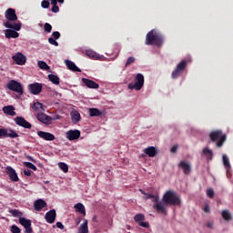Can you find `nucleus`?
<instances>
[{
    "label": "nucleus",
    "mask_w": 233,
    "mask_h": 233,
    "mask_svg": "<svg viewBox=\"0 0 233 233\" xmlns=\"http://www.w3.org/2000/svg\"><path fill=\"white\" fill-rule=\"evenodd\" d=\"M5 22L3 23V25L5 28H11L15 30L22 29V23L18 21V16L16 15V11L14 8H8L5 12Z\"/></svg>",
    "instance_id": "obj_1"
},
{
    "label": "nucleus",
    "mask_w": 233,
    "mask_h": 233,
    "mask_svg": "<svg viewBox=\"0 0 233 233\" xmlns=\"http://www.w3.org/2000/svg\"><path fill=\"white\" fill-rule=\"evenodd\" d=\"M164 40L163 35H161V33L157 32L156 29H153L147 34L145 44L147 46H157L159 47L163 46Z\"/></svg>",
    "instance_id": "obj_2"
},
{
    "label": "nucleus",
    "mask_w": 233,
    "mask_h": 233,
    "mask_svg": "<svg viewBox=\"0 0 233 233\" xmlns=\"http://www.w3.org/2000/svg\"><path fill=\"white\" fill-rule=\"evenodd\" d=\"M163 199L168 207L181 206V197L174 190H167L163 196Z\"/></svg>",
    "instance_id": "obj_3"
},
{
    "label": "nucleus",
    "mask_w": 233,
    "mask_h": 233,
    "mask_svg": "<svg viewBox=\"0 0 233 233\" xmlns=\"http://www.w3.org/2000/svg\"><path fill=\"white\" fill-rule=\"evenodd\" d=\"M153 209L156 210L158 214L167 216V213L168 210L167 208L168 207L167 205V202L164 198L162 200H159V195H156L155 198H153Z\"/></svg>",
    "instance_id": "obj_4"
},
{
    "label": "nucleus",
    "mask_w": 233,
    "mask_h": 233,
    "mask_svg": "<svg viewBox=\"0 0 233 233\" xmlns=\"http://www.w3.org/2000/svg\"><path fill=\"white\" fill-rule=\"evenodd\" d=\"M6 88L17 93L19 96L24 95V86L16 80H10L6 84Z\"/></svg>",
    "instance_id": "obj_5"
},
{
    "label": "nucleus",
    "mask_w": 233,
    "mask_h": 233,
    "mask_svg": "<svg viewBox=\"0 0 233 233\" xmlns=\"http://www.w3.org/2000/svg\"><path fill=\"white\" fill-rule=\"evenodd\" d=\"M143 85H145V76H143L142 74H137L135 78V84L129 83L128 88L129 89H135L137 91H139L143 88Z\"/></svg>",
    "instance_id": "obj_6"
},
{
    "label": "nucleus",
    "mask_w": 233,
    "mask_h": 233,
    "mask_svg": "<svg viewBox=\"0 0 233 233\" xmlns=\"http://www.w3.org/2000/svg\"><path fill=\"white\" fill-rule=\"evenodd\" d=\"M187 60H182L172 72L171 76L173 79L179 77L187 70Z\"/></svg>",
    "instance_id": "obj_7"
},
{
    "label": "nucleus",
    "mask_w": 233,
    "mask_h": 233,
    "mask_svg": "<svg viewBox=\"0 0 233 233\" xmlns=\"http://www.w3.org/2000/svg\"><path fill=\"white\" fill-rule=\"evenodd\" d=\"M4 137L15 139V137H19V135L12 129L0 128V139H3Z\"/></svg>",
    "instance_id": "obj_8"
},
{
    "label": "nucleus",
    "mask_w": 233,
    "mask_h": 233,
    "mask_svg": "<svg viewBox=\"0 0 233 233\" xmlns=\"http://www.w3.org/2000/svg\"><path fill=\"white\" fill-rule=\"evenodd\" d=\"M19 224L25 229L26 233H33L32 220L25 218H19Z\"/></svg>",
    "instance_id": "obj_9"
},
{
    "label": "nucleus",
    "mask_w": 233,
    "mask_h": 233,
    "mask_svg": "<svg viewBox=\"0 0 233 233\" xmlns=\"http://www.w3.org/2000/svg\"><path fill=\"white\" fill-rule=\"evenodd\" d=\"M15 125H17L18 127H22L23 128H27L30 129L32 128V124L29 123L27 120H25V118H24L23 116H16L14 119Z\"/></svg>",
    "instance_id": "obj_10"
},
{
    "label": "nucleus",
    "mask_w": 233,
    "mask_h": 233,
    "mask_svg": "<svg viewBox=\"0 0 233 233\" xmlns=\"http://www.w3.org/2000/svg\"><path fill=\"white\" fill-rule=\"evenodd\" d=\"M27 88L31 94L39 95L43 90V85L39 83H34L28 85Z\"/></svg>",
    "instance_id": "obj_11"
},
{
    "label": "nucleus",
    "mask_w": 233,
    "mask_h": 233,
    "mask_svg": "<svg viewBox=\"0 0 233 233\" xmlns=\"http://www.w3.org/2000/svg\"><path fill=\"white\" fill-rule=\"evenodd\" d=\"M5 172H6L7 176H8L9 179L12 182H18L19 181V177H18V175H17L15 169H14L11 167H7L5 168Z\"/></svg>",
    "instance_id": "obj_12"
},
{
    "label": "nucleus",
    "mask_w": 233,
    "mask_h": 233,
    "mask_svg": "<svg viewBox=\"0 0 233 233\" xmlns=\"http://www.w3.org/2000/svg\"><path fill=\"white\" fill-rule=\"evenodd\" d=\"M36 119L43 123L44 125H51L53 118L50 116H47L45 113H40L37 115Z\"/></svg>",
    "instance_id": "obj_13"
},
{
    "label": "nucleus",
    "mask_w": 233,
    "mask_h": 233,
    "mask_svg": "<svg viewBox=\"0 0 233 233\" xmlns=\"http://www.w3.org/2000/svg\"><path fill=\"white\" fill-rule=\"evenodd\" d=\"M17 31H20V30L8 28L4 30V34L6 39L18 38L20 36V34Z\"/></svg>",
    "instance_id": "obj_14"
},
{
    "label": "nucleus",
    "mask_w": 233,
    "mask_h": 233,
    "mask_svg": "<svg viewBox=\"0 0 233 233\" xmlns=\"http://www.w3.org/2000/svg\"><path fill=\"white\" fill-rule=\"evenodd\" d=\"M56 218V209H51L45 215V219L48 224H54Z\"/></svg>",
    "instance_id": "obj_15"
},
{
    "label": "nucleus",
    "mask_w": 233,
    "mask_h": 233,
    "mask_svg": "<svg viewBox=\"0 0 233 233\" xmlns=\"http://www.w3.org/2000/svg\"><path fill=\"white\" fill-rule=\"evenodd\" d=\"M12 59L20 66H24L26 63V56L22 53H17L12 56Z\"/></svg>",
    "instance_id": "obj_16"
},
{
    "label": "nucleus",
    "mask_w": 233,
    "mask_h": 233,
    "mask_svg": "<svg viewBox=\"0 0 233 233\" xmlns=\"http://www.w3.org/2000/svg\"><path fill=\"white\" fill-rule=\"evenodd\" d=\"M80 136L81 132L79 130H69L66 132V137L69 139V141L79 139Z\"/></svg>",
    "instance_id": "obj_17"
},
{
    "label": "nucleus",
    "mask_w": 233,
    "mask_h": 233,
    "mask_svg": "<svg viewBox=\"0 0 233 233\" xmlns=\"http://www.w3.org/2000/svg\"><path fill=\"white\" fill-rule=\"evenodd\" d=\"M37 136L46 141H54L56 139L55 135L45 131H38Z\"/></svg>",
    "instance_id": "obj_18"
},
{
    "label": "nucleus",
    "mask_w": 233,
    "mask_h": 233,
    "mask_svg": "<svg viewBox=\"0 0 233 233\" xmlns=\"http://www.w3.org/2000/svg\"><path fill=\"white\" fill-rule=\"evenodd\" d=\"M47 207V204L45 200L43 199H37L34 203V209L37 212L42 211L45 208Z\"/></svg>",
    "instance_id": "obj_19"
},
{
    "label": "nucleus",
    "mask_w": 233,
    "mask_h": 233,
    "mask_svg": "<svg viewBox=\"0 0 233 233\" xmlns=\"http://www.w3.org/2000/svg\"><path fill=\"white\" fill-rule=\"evenodd\" d=\"M82 82L88 87L91 89H98L99 88V84H97L96 82L90 80L88 78H82Z\"/></svg>",
    "instance_id": "obj_20"
},
{
    "label": "nucleus",
    "mask_w": 233,
    "mask_h": 233,
    "mask_svg": "<svg viewBox=\"0 0 233 233\" xmlns=\"http://www.w3.org/2000/svg\"><path fill=\"white\" fill-rule=\"evenodd\" d=\"M77 233H89L88 220L86 218L83 219V223L79 226Z\"/></svg>",
    "instance_id": "obj_21"
},
{
    "label": "nucleus",
    "mask_w": 233,
    "mask_h": 233,
    "mask_svg": "<svg viewBox=\"0 0 233 233\" xmlns=\"http://www.w3.org/2000/svg\"><path fill=\"white\" fill-rule=\"evenodd\" d=\"M178 167L183 169L184 174L188 175L191 171V166L188 162L181 161Z\"/></svg>",
    "instance_id": "obj_22"
},
{
    "label": "nucleus",
    "mask_w": 233,
    "mask_h": 233,
    "mask_svg": "<svg viewBox=\"0 0 233 233\" xmlns=\"http://www.w3.org/2000/svg\"><path fill=\"white\" fill-rule=\"evenodd\" d=\"M74 208L76 213H79V214L83 215L84 217L86 216V207L84 206V204L77 203L74 206Z\"/></svg>",
    "instance_id": "obj_23"
},
{
    "label": "nucleus",
    "mask_w": 233,
    "mask_h": 233,
    "mask_svg": "<svg viewBox=\"0 0 233 233\" xmlns=\"http://www.w3.org/2000/svg\"><path fill=\"white\" fill-rule=\"evenodd\" d=\"M15 108L14 106H5L3 107V112L6 114L7 116H14L16 115L15 112Z\"/></svg>",
    "instance_id": "obj_24"
},
{
    "label": "nucleus",
    "mask_w": 233,
    "mask_h": 233,
    "mask_svg": "<svg viewBox=\"0 0 233 233\" xmlns=\"http://www.w3.org/2000/svg\"><path fill=\"white\" fill-rule=\"evenodd\" d=\"M66 65L69 70H72L74 72H81V69L77 67V66L70 60H66Z\"/></svg>",
    "instance_id": "obj_25"
},
{
    "label": "nucleus",
    "mask_w": 233,
    "mask_h": 233,
    "mask_svg": "<svg viewBox=\"0 0 233 233\" xmlns=\"http://www.w3.org/2000/svg\"><path fill=\"white\" fill-rule=\"evenodd\" d=\"M144 152L147 154V156H149V157H154V156L157 154V149H156L154 147H148L144 149Z\"/></svg>",
    "instance_id": "obj_26"
},
{
    "label": "nucleus",
    "mask_w": 233,
    "mask_h": 233,
    "mask_svg": "<svg viewBox=\"0 0 233 233\" xmlns=\"http://www.w3.org/2000/svg\"><path fill=\"white\" fill-rule=\"evenodd\" d=\"M71 119H72V123H79V121H81V114L76 111V110H74L72 113H71Z\"/></svg>",
    "instance_id": "obj_27"
},
{
    "label": "nucleus",
    "mask_w": 233,
    "mask_h": 233,
    "mask_svg": "<svg viewBox=\"0 0 233 233\" xmlns=\"http://www.w3.org/2000/svg\"><path fill=\"white\" fill-rule=\"evenodd\" d=\"M221 216L225 221L232 220V215L228 209L223 210Z\"/></svg>",
    "instance_id": "obj_28"
},
{
    "label": "nucleus",
    "mask_w": 233,
    "mask_h": 233,
    "mask_svg": "<svg viewBox=\"0 0 233 233\" xmlns=\"http://www.w3.org/2000/svg\"><path fill=\"white\" fill-rule=\"evenodd\" d=\"M139 192L144 196V199L146 200L151 199V202L154 203V198H156V195L148 194L145 192L143 189H139Z\"/></svg>",
    "instance_id": "obj_29"
},
{
    "label": "nucleus",
    "mask_w": 233,
    "mask_h": 233,
    "mask_svg": "<svg viewBox=\"0 0 233 233\" xmlns=\"http://www.w3.org/2000/svg\"><path fill=\"white\" fill-rule=\"evenodd\" d=\"M32 108L35 110V111H38V112H42L44 111V105L40 102H35L33 104L32 106Z\"/></svg>",
    "instance_id": "obj_30"
},
{
    "label": "nucleus",
    "mask_w": 233,
    "mask_h": 233,
    "mask_svg": "<svg viewBox=\"0 0 233 233\" xmlns=\"http://www.w3.org/2000/svg\"><path fill=\"white\" fill-rule=\"evenodd\" d=\"M48 79L54 84V85H59L60 84V78L54 75V74H51V75H48Z\"/></svg>",
    "instance_id": "obj_31"
},
{
    "label": "nucleus",
    "mask_w": 233,
    "mask_h": 233,
    "mask_svg": "<svg viewBox=\"0 0 233 233\" xmlns=\"http://www.w3.org/2000/svg\"><path fill=\"white\" fill-rule=\"evenodd\" d=\"M102 112L97 108H89V116H100Z\"/></svg>",
    "instance_id": "obj_32"
},
{
    "label": "nucleus",
    "mask_w": 233,
    "mask_h": 233,
    "mask_svg": "<svg viewBox=\"0 0 233 233\" xmlns=\"http://www.w3.org/2000/svg\"><path fill=\"white\" fill-rule=\"evenodd\" d=\"M203 154H204V156H206V157L208 161H210L212 159L213 153H212L211 149H209L208 147L204 148Z\"/></svg>",
    "instance_id": "obj_33"
},
{
    "label": "nucleus",
    "mask_w": 233,
    "mask_h": 233,
    "mask_svg": "<svg viewBox=\"0 0 233 233\" xmlns=\"http://www.w3.org/2000/svg\"><path fill=\"white\" fill-rule=\"evenodd\" d=\"M86 55L88 57H91L93 59H99V55H97L96 52H94L93 50H87L86 51Z\"/></svg>",
    "instance_id": "obj_34"
},
{
    "label": "nucleus",
    "mask_w": 233,
    "mask_h": 233,
    "mask_svg": "<svg viewBox=\"0 0 233 233\" xmlns=\"http://www.w3.org/2000/svg\"><path fill=\"white\" fill-rule=\"evenodd\" d=\"M37 66L40 69L50 70V66L45 61H38Z\"/></svg>",
    "instance_id": "obj_35"
},
{
    "label": "nucleus",
    "mask_w": 233,
    "mask_h": 233,
    "mask_svg": "<svg viewBox=\"0 0 233 233\" xmlns=\"http://www.w3.org/2000/svg\"><path fill=\"white\" fill-rule=\"evenodd\" d=\"M58 167H59L60 170L64 171L65 174H66L69 170L68 165L64 162L58 163Z\"/></svg>",
    "instance_id": "obj_36"
},
{
    "label": "nucleus",
    "mask_w": 233,
    "mask_h": 233,
    "mask_svg": "<svg viewBox=\"0 0 233 233\" xmlns=\"http://www.w3.org/2000/svg\"><path fill=\"white\" fill-rule=\"evenodd\" d=\"M134 220L135 222H137V224L141 223L142 221H145V215L144 214H137L134 217Z\"/></svg>",
    "instance_id": "obj_37"
},
{
    "label": "nucleus",
    "mask_w": 233,
    "mask_h": 233,
    "mask_svg": "<svg viewBox=\"0 0 233 233\" xmlns=\"http://www.w3.org/2000/svg\"><path fill=\"white\" fill-rule=\"evenodd\" d=\"M223 164H224V167L225 168H230V163H229V160H228V157H227V155H223Z\"/></svg>",
    "instance_id": "obj_38"
},
{
    "label": "nucleus",
    "mask_w": 233,
    "mask_h": 233,
    "mask_svg": "<svg viewBox=\"0 0 233 233\" xmlns=\"http://www.w3.org/2000/svg\"><path fill=\"white\" fill-rule=\"evenodd\" d=\"M9 213L14 217V218H18L20 217L22 214L19 210L17 209H10Z\"/></svg>",
    "instance_id": "obj_39"
},
{
    "label": "nucleus",
    "mask_w": 233,
    "mask_h": 233,
    "mask_svg": "<svg viewBox=\"0 0 233 233\" xmlns=\"http://www.w3.org/2000/svg\"><path fill=\"white\" fill-rule=\"evenodd\" d=\"M24 165L25 167H26L27 168H31L32 170H37L36 166L31 162H24Z\"/></svg>",
    "instance_id": "obj_40"
},
{
    "label": "nucleus",
    "mask_w": 233,
    "mask_h": 233,
    "mask_svg": "<svg viewBox=\"0 0 233 233\" xmlns=\"http://www.w3.org/2000/svg\"><path fill=\"white\" fill-rule=\"evenodd\" d=\"M44 30H45V32L51 33L53 30V26L50 24L46 23L44 25Z\"/></svg>",
    "instance_id": "obj_41"
},
{
    "label": "nucleus",
    "mask_w": 233,
    "mask_h": 233,
    "mask_svg": "<svg viewBox=\"0 0 233 233\" xmlns=\"http://www.w3.org/2000/svg\"><path fill=\"white\" fill-rule=\"evenodd\" d=\"M48 43H49L50 45L55 46H59V43H58V42L56 41V39L54 38V37H49V38H48Z\"/></svg>",
    "instance_id": "obj_42"
},
{
    "label": "nucleus",
    "mask_w": 233,
    "mask_h": 233,
    "mask_svg": "<svg viewBox=\"0 0 233 233\" xmlns=\"http://www.w3.org/2000/svg\"><path fill=\"white\" fill-rule=\"evenodd\" d=\"M11 233H21V229L16 225L11 226Z\"/></svg>",
    "instance_id": "obj_43"
},
{
    "label": "nucleus",
    "mask_w": 233,
    "mask_h": 233,
    "mask_svg": "<svg viewBox=\"0 0 233 233\" xmlns=\"http://www.w3.org/2000/svg\"><path fill=\"white\" fill-rule=\"evenodd\" d=\"M134 62H136V58L134 56H130V57L127 58L125 66L127 67L128 66H130Z\"/></svg>",
    "instance_id": "obj_44"
},
{
    "label": "nucleus",
    "mask_w": 233,
    "mask_h": 233,
    "mask_svg": "<svg viewBox=\"0 0 233 233\" xmlns=\"http://www.w3.org/2000/svg\"><path fill=\"white\" fill-rule=\"evenodd\" d=\"M41 6H42L43 8H45V9L49 8V6H50L49 1H47V0H43V1L41 2Z\"/></svg>",
    "instance_id": "obj_45"
},
{
    "label": "nucleus",
    "mask_w": 233,
    "mask_h": 233,
    "mask_svg": "<svg viewBox=\"0 0 233 233\" xmlns=\"http://www.w3.org/2000/svg\"><path fill=\"white\" fill-rule=\"evenodd\" d=\"M138 226L144 228H148L150 227V224L148 222L142 221V222H138Z\"/></svg>",
    "instance_id": "obj_46"
},
{
    "label": "nucleus",
    "mask_w": 233,
    "mask_h": 233,
    "mask_svg": "<svg viewBox=\"0 0 233 233\" xmlns=\"http://www.w3.org/2000/svg\"><path fill=\"white\" fill-rule=\"evenodd\" d=\"M52 36H53L54 39L57 40L61 37V34L58 31H56V32L52 33Z\"/></svg>",
    "instance_id": "obj_47"
},
{
    "label": "nucleus",
    "mask_w": 233,
    "mask_h": 233,
    "mask_svg": "<svg viewBox=\"0 0 233 233\" xmlns=\"http://www.w3.org/2000/svg\"><path fill=\"white\" fill-rule=\"evenodd\" d=\"M207 195H208V197L209 198H213V197H214V190H213L212 188H208V189L207 190Z\"/></svg>",
    "instance_id": "obj_48"
},
{
    "label": "nucleus",
    "mask_w": 233,
    "mask_h": 233,
    "mask_svg": "<svg viewBox=\"0 0 233 233\" xmlns=\"http://www.w3.org/2000/svg\"><path fill=\"white\" fill-rule=\"evenodd\" d=\"M56 226L57 228H59L61 230L65 229V226L62 222H56Z\"/></svg>",
    "instance_id": "obj_49"
},
{
    "label": "nucleus",
    "mask_w": 233,
    "mask_h": 233,
    "mask_svg": "<svg viewBox=\"0 0 233 233\" xmlns=\"http://www.w3.org/2000/svg\"><path fill=\"white\" fill-rule=\"evenodd\" d=\"M53 13H58L60 11V8L58 5H54L51 9Z\"/></svg>",
    "instance_id": "obj_50"
},
{
    "label": "nucleus",
    "mask_w": 233,
    "mask_h": 233,
    "mask_svg": "<svg viewBox=\"0 0 233 233\" xmlns=\"http://www.w3.org/2000/svg\"><path fill=\"white\" fill-rule=\"evenodd\" d=\"M207 228L209 229H213L214 228V222L213 221H208L207 223Z\"/></svg>",
    "instance_id": "obj_51"
},
{
    "label": "nucleus",
    "mask_w": 233,
    "mask_h": 233,
    "mask_svg": "<svg viewBox=\"0 0 233 233\" xmlns=\"http://www.w3.org/2000/svg\"><path fill=\"white\" fill-rule=\"evenodd\" d=\"M31 174H32V173H31V170H30V169H25V170H24V175H25V176H31Z\"/></svg>",
    "instance_id": "obj_52"
},
{
    "label": "nucleus",
    "mask_w": 233,
    "mask_h": 233,
    "mask_svg": "<svg viewBox=\"0 0 233 233\" xmlns=\"http://www.w3.org/2000/svg\"><path fill=\"white\" fill-rule=\"evenodd\" d=\"M170 152H172V154H176L177 152V147H173L171 149H170Z\"/></svg>",
    "instance_id": "obj_53"
},
{
    "label": "nucleus",
    "mask_w": 233,
    "mask_h": 233,
    "mask_svg": "<svg viewBox=\"0 0 233 233\" xmlns=\"http://www.w3.org/2000/svg\"><path fill=\"white\" fill-rule=\"evenodd\" d=\"M204 211H205L206 213H209L210 208H209V207H208V205L205 206Z\"/></svg>",
    "instance_id": "obj_54"
},
{
    "label": "nucleus",
    "mask_w": 233,
    "mask_h": 233,
    "mask_svg": "<svg viewBox=\"0 0 233 233\" xmlns=\"http://www.w3.org/2000/svg\"><path fill=\"white\" fill-rule=\"evenodd\" d=\"M57 4H58V1H57V0H51V5H52L53 6L57 5Z\"/></svg>",
    "instance_id": "obj_55"
},
{
    "label": "nucleus",
    "mask_w": 233,
    "mask_h": 233,
    "mask_svg": "<svg viewBox=\"0 0 233 233\" xmlns=\"http://www.w3.org/2000/svg\"><path fill=\"white\" fill-rule=\"evenodd\" d=\"M26 157H27V159H28L29 161H35V159H34L32 157H30V156H27Z\"/></svg>",
    "instance_id": "obj_56"
},
{
    "label": "nucleus",
    "mask_w": 233,
    "mask_h": 233,
    "mask_svg": "<svg viewBox=\"0 0 233 233\" xmlns=\"http://www.w3.org/2000/svg\"><path fill=\"white\" fill-rule=\"evenodd\" d=\"M108 226H109L110 228L113 227V220H110V221L108 222Z\"/></svg>",
    "instance_id": "obj_57"
},
{
    "label": "nucleus",
    "mask_w": 233,
    "mask_h": 233,
    "mask_svg": "<svg viewBox=\"0 0 233 233\" xmlns=\"http://www.w3.org/2000/svg\"><path fill=\"white\" fill-rule=\"evenodd\" d=\"M58 3L60 4H64L65 3V0H56Z\"/></svg>",
    "instance_id": "obj_58"
},
{
    "label": "nucleus",
    "mask_w": 233,
    "mask_h": 233,
    "mask_svg": "<svg viewBox=\"0 0 233 233\" xmlns=\"http://www.w3.org/2000/svg\"><path fill=\"white\" fill-rule=\"evenodd\" d=\"M49 183V181H46V184H48Z\"/></svg>",
    "instance_id": "obj_59"
},
{
    "label": "nucleus",
    "mask_w": 233,
    "mask_h": 233,
    "mask_svg": "<svg viewBox=\"0 0 233 233\" xmlns=\"http://www.w3.org/2000/svg\"><path fill=\"white\" fill-rule=\"evenodd\" d=\"M80 222H81V220H79V221L77 222V224H80Z\"/></svg>",
    "instance_id": "obj_60"
}]
</instances>
